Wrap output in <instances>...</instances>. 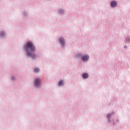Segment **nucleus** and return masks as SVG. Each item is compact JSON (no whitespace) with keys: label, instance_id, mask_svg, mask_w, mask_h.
<instances>
[{"label":"nucleus","instance_id":"7","mask_svg":"<svg viewBox=\"0 0 130 130\" xmlns=\"http://www.w3.org/2000/svg\"><path fill=\"white\" fill-rule=\"evenodd\" d=\"M63 84V81L62 80H60L59 83H58V85L59 86H61Z\"/></svg>","mask_w":130,"mask_h":130},{"label":"nucleus","instance_id":"5","mask_svg":"<svg viewBox=\"0 0 130 130\" xmlns=\"http://www.w3.org/2000/svg\"><path fill=\"white\" fill-rule=\"evenodd\" d=\"M82 77L83 79H88V77H89V75L87 73H84L82 75Z\"/></svg>","mask_w":130,"mask_h":130},{"label":"nucleus","instance_id":"6","mask_svg":"<svg viewBox=\"0 0 130 130\" xmlns=\"http://www.w3.org/2000/svg\"><path fill=\"white\" fill-rule=\"evenodd\" d=\"M59 41L61 44L63 45L64 44V39L63 38H60L59 39Z\"/></svg>","mask_w":130,"mask_h":130},{"label":"nucleus","instance_id":"4","mask_svg":"<svg viewBox=\"0 0 130 130\" xmlns=\"http://www.w3.org/2000/svg\"><path fill=\"white\" fill-rule=\"evenodd\" d=\"M117 3L115 1L111 3V7H112V8H115V6H117Z\"/></svg>","mask_w":130,"mask_h":130},{"label":"nucleus","instance_id":"10","mask_svg":"<svg viewBox=\"0 0 130 130\" xmlns=\"http://www.w3.org/2000/svg\"><path fill=\"white\" fill-rule=\"evenodd\" d=\"M107 117L108 118H110V117H111V115L110 114H108L107 115Z\"/></svg>","mask_w":130,"mask_h":130},{"label":"nucleus","instance_id":"2","mask_svg":"<svg viewBox=\"0 0 130 130\" xmlns=\"http://www.w3.org/2000/svg\"><path fill=\"white\" fill-rule=\"evenodd\" d=\"M41 84V79L39 78H36L35 81V85L36 87H39Z\"/></svg>","mask_w":130,"mask_h":130},{"label":"nucleus","instance_id":"11","mask_svg":"<svg viewBox=\"0 0 130 130\" xmlns=\"http://www.w3.org/2000/svg\"><path fill=\"white\" fill-rule=\"evenodd\" d=\"M12 80H15V77L13 76V77H12Z\"/></svg>","mask_w":130,"mask_h":130},{"label":"nucleus","instance_id":"3","mask_svg":"<svg viewBox=\"0 0 130 130\" xmlns=\"http://www.w3.org/2000/svg\"><path fill=\"white\" fill-rule=\"evenodd\" d=\"M81 54H79L78 56L79 57H81V59L83 60V61H86V60H88L89 59V56L87 55L82 56H81Z\"/></svg>","mask_w":130,"mask_h":130},{"label":"nucleus","instance_id":"9","mask_svg":"<svg viewBox=\"0 0 130 130\" xmlns=\"http://www.w3.org/2000/svg\"><path fill=\"white\" fill-rule=\"evenodd\" d=\"M4 34H5V32H4V31L0 33L1 36H4Z\"/></svg>","mask_w":130,"mask_h":130},{"label":"nucleus","instance_id":"8","mask_svg":"<svg viewBox=\"0 0 130 130\" xmlns=\"http://www.w3.org/2000/svg\"><path fill=\"white\" fill-rule=\"evenodd\" d=\"M34 72H35V73H38V72H39V69L35 68L34 69Z\"/></svg>","mask_w":130,"mask_h":130},{"label":"nucleus","instance_id":"1","mask_svg":"<svg viewBox=\"0 0 130 130\" xmlns=\"http://www.w3.org/2000/svg\"><path fill=\"white\" fill-rule=\"evenodd\" d=\"M24 50L26 51L27 55L32 58H35L36 57V54H35V51H36V48L33 44V43L28 42L24 46Z\"/></svg>","mask_w":130,"mask_h":130}]
</instances>
